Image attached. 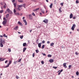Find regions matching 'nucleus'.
I'll return each mask as SVG.
<instances>
[{"label": "nucleus", "mask_w": 79, "mask_h": 79, "mask_svg": "<svg viewBox=\"0 0 79 79\" xmlns=\"http://www.w3.org/2000/svg\"><path fill=\"white\" fill-rule=\"evenodd\" d=\"M23 6L24 8H26L25 7V6H26V4H24L23 5H18V8H17V10L18 11H21V10H22V7H23Z\"/></svg>", "instance_id": "f257e3e1"}, {"label": "nucleus", "mask_w": 79, "mask_h": 79, "mask_svg": "<svg viewBox=\"0 0 79 79\" xmlns=\"http://www.w3.org/2000/svg\"><path fill=\"white\" fill-rule=\"evenodd\" d=\"M7 23V20H4L2 22V24L5 26H6V25H5V24H6Z\"/></svg>", "instance_id": "f03ea898"}, {"label": "nucleus", "mask_w": 79, "mask_h": 79, "mask_svg": "<svg viewBox=\"0 0 79 79\" xmlns=\"http://www.w3.org/2000/svg\"><path fill=\"white\" fill-rule=\"evenodd\" d=\"M11 64V61L10 60L9 61V63L8 64V65L6 66L5 68H8V67H9V66H10V64Z\"/></svg>", "instance_id": "7ed1b4c3"}, {"label": "nucleus", "mask_w": 79, "mask_h": 79, "mask_svg": "<svg viewBox=\"0 0 79 79\" xmlns=\"http://www.w3.org/2000/svg\"><path fill=\"white\" fill-rule=\"evenodd\" d=\"M7 11L8 13H9L10 14H11L12 13V12L9 9H7Z\"/></svg>", "instance_id": "20e7f679"}, {"label": "nucleus", "mask_w": 79, "mask_h": 79, "mask_svg": "<svg viewBox=\"0 0 79 79\" xmlns=\"http://www.w3.org/2000/svg\"><path fill=\"white\" fill-rule=\"evenodd\" d=\"M0 43H1L2 44H5V40H1V41H0Z\"/></svg>", "instance_id": "39448f33"}, {"label": "nucleus", "mask_w": 79, "mask_h": 79, "mask_svg": "<svg viewBox=\"0 0 79 79\" xmlns=\"http://www.w3.org/2000/svg\"><path fill=\"white\" fill-rule=\"evenodd\" d=\"M66 64H67V63H64L63 64V66L64 67V68H67V66H66Z\"/></svg>", "instance_id": "423d86ee"}, {"label": "nucleus", "mask_w": 79, "mask_h": 79, "mask_svg": "<svg viewBox=\"0 0 79 79\" xmlns=\"http://www.w3.org/2000/svg\"><path fill=\"white\" fill-rule=\"evenodd\" d=\"M48 20L47 19H45V20H44L43 21V22L44 23H46V24H47V23H48Z\"/></svg>", "instance_id": "0eeeda50"}, {"label": "nucleus", "mask_w": 79, "mask_h": 79, "mask_svg": "<svg viewBox=\"0 0 79 79\" xmlns=\"http://www.w3.org/2000/svg\"><path fill=\"white\" fill-rule=\"evenodd\" d=\"M73 17V14H71L70 15V19H71V18H72Z\"/></svg>", "instance_id": "6e6552de"}, {"label": "nucleus", "mask_w": 79, "mask_h": 79, "mask_svg": "<svg viewBox=\"0 0 79 79\" xmlns=\"http://www.w3.org/2000/svg\"><path fill=\"white\" fill-rule=\"evenodd\" d=\"M41 44H42V43L38 44V47H39V48H40L41 47Z\"/></svg>", "instance_id": "1a4fd4ad"}, {"label": "nucleus", "mask_w": 79, "mask_h": 79, "mask_svg": "<svg viewBox=\"0 0 79 79\" xmlns=\"http://www.w3.org/2000/svg\"><path fill=\"white\" fill-rule=\"evenodd\" d=\"M29 16L30 19H32V15L31 14L29 15Z\"/></svg>", "instance_id": "9d476101"}, {"label": "nucleus", "mask_w": 79, "mask_h": 79, "mask_svg": "<svg viewBox=\"0 0 79 79\" xmlns=\"http://www.w3.org/2000/svg\"><path fill=\"white\" fill-rule=\"evenodd\" d=\"M18 24H19V25H20V26H23V24H22V23H21L20 21H19L18 22Z\"/></svg>", "instance_id": "9b49d317"}, {"label": "nucleus", "mask_w": 79, "mask_h": 79, "mask_svg": "<svg viewBox=\"0 0 79 79\" xmlns=\"http://www.w3.org/2000/svg\"><path fill=\"white\" fill-rule=\"evenodd\" d=\"M14 29L15 30H18V27L16 26V27L15 28H14Z\"/></svg>", "instance_id": "f8f14e48"}, {"label": "nucleus", "mask_w": 79, "mask_h": 79, "mask_svg": "<svg viewBox=\"0 0 79 79\" xmlns=\"http://www.w3.org/2000/svg\"><path fill=\"white\" fill-rule=\"evenodd\" d=\"M18 2H20V3H23V0H18Z\"/></svg>", "instance_id": "ddd939ff"}, {"label": "nucleus", "mask_w": 79, "mask_h": 79, "mask_svg": "<svg viewBox=\"0 0 79 79\" xmlns=\"http://www.w3.org/2000/svg\"><path fill=\"white\" fill-rule=\"evenodd\" d=\"M26 45H27V44H26V43H24L23 44V47H26Z\"/></svg>", "instance_id": "4468645a"}, {"label": "nucleus", "mask_w": 79, "mask_h": 79, "mask_svg": "<svg viewBox=\"0 0 79 79\" xmlns=\"http://www.w3.org/2000/svg\"><path fill=\"white\" fill-rule=\"evenodd\" d=\"M61 7H60V8L59 9V12L60 13H61L62 12V11L61 10Z\"/></svg>", "instance_id": "2eb2a0df"}, {"label": "nucleus", "mask_w": 79, "mask_h": 79, "mask_svg": "<svg viewBox=\"0 0 79 79\" xmlns=\"http://www.w3.org/2000/svg\"><path fill=\"white\" fill-rule=\"evenodd\" d=\"M50 63H53V59H51L50 60Z\"/></svg>", "instance_id": "dca6fc26"}, {"label": "nucleus", "mask_w": 79, "mask_h": 79, "mask_svg": "<svg viewBox=\"0 0 79 79\" xmlns=\"http://www.w3.org/2000/svg\"><path fill=\"white\" fill-rule=\"evenodd\" d=\"M5 5H4L3 6L4 8L5 9L6 8V3H5Z\"/></svg>", "instance_id": "f3484780"}, {"label": "nucleus", "mask_w": 79, "mask_h": 79, "mask_svg": "<svg viewBox=\"0 0 79 79\" xmlns=\"http://www.w3.org/2000/svg\"><path fill=\"white\" fill-rule=\"evenodd\" d=\"M6 18H8L9 17V14H7L6 16Z\"/></svg>", "instance_id": "a211bd4d"}, {"label": "nucleus", "mask_w": 79, "mask_h": 79, "mask_svg": "<svg viewBox=\"0 0 79 79\" xmlns=\"http://www.w3.org/2000/svg\"><path fill=\"white\" fill-rule=\"evenodd\" d=\"M53 6V3H51L50 6V8H52V6Z\"/></svg>", "instance_id": "6ab92c4d"}, {"label": "nucleus", "mask_w": 79, "mask_h": 79, "mask_svg": "<svg viewBox=\"0 0 79 79\" xmlns=\"http://www.w3.org/2000/svg\"><path fill=\"white\" fill-rule=\"evenodd\" d=\"M26 48H24L23 50V52H25V50H26Z\"/></svg>", "instance_id": "aec40b11"}, {"label": "nucleus", "mask_w": 79, "mask_h": 79, "mask_svg": "<svg viewBox=\"0 0 79 79\" xmlns=\"http://www.w3.org/2000/svg\"><path fill=\"white\" fill-rule=\"evenodd\" d=\"M39 10V8H37L36 9L34 10V11H37V10Z\"/></svg>", "instance_id": "412c9836"}, {"label": "nucleus", "mask_w": 79, "mask_h": 79, "mask_svg": "<svg viewBox=\"0 0 79 79\" xmlns=\"http://www.w3.org/2000/svg\"><path fill=\"white\" fill-rule=\"evenodd\" d=\"M2 60V58H0V61H4V60H5V59H4Z\"/></svg>", "instance_id": "4be33fe9"}, {"label": "nucleus", "mask_w": 79, "mask_h": 79, "mask_svg": "<svg viewBox=\"0 0 79 79\" xmlns=\"http://www.w3.org/2000/svg\"><path fill=\"white\" fill-rule=\"evenodd\" d=\"M0 46L1 47H3V44L1 43H0Z\"/></svg>", "instance_id": "5701e85b"}, {"label": "nucleus", "mask_w": 79, "mask_h": 79, "mask_svg": "<svg viewBox=\"0 0 79 79\" xmlns=\"http://www.w3.org/2000/svg\"><path fill=\"white\" fill-rule=\"evenodd\" d=\"M13 4L15 7H16V3H14Z\"/></svg>", "instance_id": "b1692460"}, {"label": "nucleus", "mask_w": 79, "mask_h": 79, "mask_svg": "<svg viewBox=\"0 0 79 79\" xmlns=\"http://www.w3.org/2000/svg\"><path fill=\"white\" fill-rule=\"evenodd\" d=\"M76 74L77 76H79V72L78 71L76 72Z\"/></svg>", "instance_id": "393cba45"}, {"label": "nucleus", "mask_w": 79, "mask_h": 79, "mask_svg": "<svg viewBox=\"0 0 79 79\" xmlns=\"http://www.w3.org/2000/svg\"><path fill=\"white\" fill-rule=\"evenodd\" d=\"M72 27L74 28H75V27H76V25H75V24H73Z\"/></svg>", "instance_id": "a878e982"}, {"label": "nucleus", "mask_w": 79, "mask_h": 79, "mask_svg": "<svg viewBox=\"0 0 79 79\" xmlns=\"http://www.w3.org/2000/svg\"><path fill=\"white\" fill-rule=\"evenodd\" d=\"M53 45H54V43H52L50 44L51 46H53Z\"/></svg>", "instance_id": "bb28decb"}, {"label": "nucleus", "mask_w": 79, "mask_h": 79, "mask_svg": "<svg viewBox=\"0 0 79 79\" xmlns=\"http://www.w3.org/2000/svg\"><path fill=\"white\" fill-rule=\"evenodd\" d=\"M72 65H69V69H71V66H72Z\"/></svg>", "instance_id": "cd10ccee"}, {"label": "nucleus", "mask_w": 79, "mask_h": 79, "mask_svg": "<svg viewBox=\"0 0 79 79\" xmlns=\"http://www.w3.org/2000/svg\"><path fill=\"white\" fill-rule=\"evenodd\" d=\"M45 47V45H43L42 47V49H43V48H44V47Z\"/></svg>", "instance_id": "c85d7f7f"}, {"label": "nucleus", "mask_w": 79, "mask_h": 79, "mask_svg": "<svg viewBox=\"0 0 79 79\" xmlns=\"http://www.w3.org/2000/svg\"><path fill=\"white\" fill-rule=\"evenodd\" d=\"M3 36V37H7V36L5 34H4Z\"/></svg>", "instance_id": "c756f323"}, {"label": "nucleus", "mask_w": 79, "mask_h": 79, "mask_svg": "<svg viewBox=\"0 0 79 79\" xmlns=\"http://www.w3.org/2000/svg\"><path fill=\"white\" fill-rule=\"evenodd\" d=\"M71 29H72V30L74 31V27H72V28H71Z\"/></svg>", "instance_id": "7c9ffc66"}, {"label": "nucleus", "mask_w": 79, "mask_h": 79, "mask_svg": "<svg viewBox=\"0 0 79 79\" xmlns=\"http://www.w3.org/2000/svg\"><path fill=\"white\" fill-rule=\"evenodd\" d=\"M8 51L9 52H11V49H10V48H9L8 49Z\"/></svg>", "instance_id": "2f4dec72"}, {"label": "nucleus", "mask_w": 79, "mask_h": 79, "mask_svg": "<svg viewBox=\"0 0 79 79\" xmlns=\"http://www.w3.org/2000/svg\"><path fill=\"white\" fill-rule=\"evenodd\" d=\"M3 12V10H1L0 11V13H2Z\"/></svg>", "instance_id": "473e14b6"}, {"label": "nucleus", "mask_w": 79, "mask_h": 79, "mask_svg": "<svg viewBox=\"0 0 79 79\" xmlns=\"http://www.w3.org/2000/svg\"><path fill=\"white\" fill-rule=\"evenodd\" d=\"M41 64H44V61H41Z\"/></svg>", "instance_id": "72a5a7b5"}, {"label": "nucleus", "mask_w": 79, "mask_h": 79, "mask_svg": "<svg viewBox=\"0 0 79 79\" xmlns=\"http://www.w3.org/2000/svg\"><path fill=\"white\" fill-rule=\"evenodd\" d=\"M3 19L4 20V21H7V20L6 19V18H5V17H4Z\"/></svg>", "instance_id": "f704fd0d"}, {"label": "nucleus", "mask_w": 79, "mask_h": 79, "mask_svg": "<svg viewBox=\"0 0 79 79\" xmlns=\"http://www.w3.org/2000/svg\"><path fill=\"white\" fill-rule=\"evenodd\" d=\"M12 2L13 3H15V0H12Z\"/></svg>", "instance_id": "c9c22d12"}, {"label": "nucleus", "mask_w": 79, "mask_h": 79, "mask_svg": "<svg viewBox=\"0 0 79 79\" xmlns=\"http://www.w3.org/2000/svg\"><path fill=\"white\" fill-rule=\"evenodd\" d=\"M36 52L37 53H39V51L38 50H36Z\"/></svg>", "instance_id": "e433bc0d"}, {"label": "nucleus", "mask_w": 79, "mask_h": 79, "mask_svg": "<svg viewBox=\"0 0 79 79\" xmlns=\"http://www.w3.org/2000/svg\"><path fill=\"white\" fill-rule=\"evenodd\" d=\"M20 38L21 39H23V35L20 36Z\"/></svg>", "instance_id": "4c0bfd02"}, {"label": "nucleus", "mask_w": 79, "mask_h": 79, "mask_svg": "<svg viewBox=\"0 0 79 79\" xmlns=\"http://www.w3.org/2000/svg\"><path fill=\"white\" fill-rule=\"evenodd\" d=\"M32 56H33V57H34V56H35V53H33Z\"/></svg>", "instance_id": "58836bf2"}, {"label": "nucleus", "mask_w": 79, "mask_h": 79, "mask_svg": "<svg viewBox=\"0 0 79 79\" xmlns=\"http://www.w3.org/2000/svg\"><path fill=\"white\" fill-rule=\"evenodd\" d=\"M32 15H33V16H35V14H34V12H33Z\"/></svg>", "instance_id": "ea45409f"}, {"label": "nucleus", "mask_w": 79, "mask_h": 79, "mask_svg": "<svg viewBox=\"0 0 79 79\" xmlns=\"http://www.w3.org/2000/svg\"><path fill=\"white\" fill-rule=\"evenodd\" d=\"M16 78L17 79H19V77H18V76H17V75H16Z\"/></svg>", "instance_id": "a19ab883"}, {"label": "nucleus", "mask_w": 79, "mask_h": 79, "mask_svg": "<svg viewBox=\"0 0 79 79\" xmlns=\"http://www.w3.org/2000/svg\"><path fill=\"white\" fill-rule=\"evenodd\" d=\"M53 68H54V69H56L57 67H53Z\"/></svg>", "instance_id": "79ce46f5"}, {"label": "nucleus", "mask_w": 79, "mask_h": 79, "mask_svg": "<svg viewBox=\"0 0 79 79\" xmlns=\"http://www.w3.org/2000/svg\"><path fill=\"white\" fill-rule=\"evenodd\" d=\"M21 59H20L19 60L18 62H21Z\"/></svg>", "instance_id": "37998d69"}, {"label": "nucleus", "mask_w": 79, "mask_h": 79, "mask_svg": "<svg viewBox=\"0 0 79 79\" xmlns=\"http://www.w3.org/2000/svg\"><path fill=\"white\" fill-rule=\"evenodd\" d=\"M75 54L77 55H79V53H78V52H76L75 53Z\"/></svg>", "instance_id": "c03bdc74"}, {"label": "nucleus", "mask_w": 79, "mask_h": 79, "mask_svg": "<svg viewBox=\"0 0 79 79\" xmlns=\"http://www.w3.org/2000/svg\"><path fill=\"white\" fill-rule=\"evenodd\" d=\"M17 62H18V61H15L14 62V64H16V63H17Z\"/></svg>", "instance_id": "a18cd8bd"}, {"label": "nucleus", "mask_w": 79, "mask_h": 79, "mask_svg": "<svg viewBox=\"0 0 79 79\" xmlns=\"http://www.w3.org/2000/svg\"><path fill=\"white\" fill-rule=\"evenodd\" d=\"M76 3L77 4L79 3V1L78 0H76Z\"/></svg>", "instance_id": "49530a36"}, {"label": "nucleus", "mask_w": 79, "mask_h": 79, "mask_svg": "<svg viewBox=\"0 0 79 79\" xmlns=\"http://www.w3.org/2000/svg\"><path fill=\"white\" fill-rule=\"evenodd\" d=\"M14 13H15L16 12V10L15 9H14Z\"/></svg>", "instance_id": "de8ad7c7"}, {"label": "nucleus", "mask_w": 79, "mask_h": 79, "mask_svg": "<svg viewBox=\"0 0 79 79\" xmlns=\"http://www.w3.org/2000/svg\"><path fill=\"white\" fill-rule=\"evenodd\" d=\"M45 41L44 40H43L42 41V43L43 44H45Z\"/></svg>", "instance_id": "09e8293b"}, {"label": "nucleus", "mask_w": 79, "mask_h": 79, "mask_svg": "<svg viewBox=\"0 0 79 79\" xmlns=\"http://www.w3.org/2000/svg\"><path fill=\"white\" fill-rule=\"evenodd\" d=\"M42 54L44 56H46V54L45 53H43Z\"/></svg>", "instance_id": "8fccbe9b"}, {"label": "nucleus", "mask_w": 79, "mask_h": 79, "mask_svg": "<svg viewBox=\"0 0 79 79\" xmlns=\"http://www.w3.org/2000/svg\"><path fill=\"white\" fill-rule=\"evenodd\" d=\"M25 25H27V22H25Z\"/></svg>", "instance_id": "3c124183"}, {"label": "nucleus", "mask_w": 79, "mask_h": 79, "mask_svg": "<svg viewBox=\"0 0 79 79\" xmlns=\"http://www.w3.org/2000/svg\"><path fill=\"white\" fill-rule=\"evenodd\" d=\"M25 25H27V22H25Z\"/></svg>", "instance_id": "603ef678"}, {"label": "nucleus", "mask_w": 79, "mask_h": 79, "mask_svg": "<svg viewBox=\"0 0 79 79\" xmlns=\"http://www.w3.org/2000/svg\"><path fill=\"white\" fill-rule=\"evenodd\" d=\"M7 62H8V60H6L5 61V63H7Z\"/></svg>", "instance_id": "864d4df0"}, {"label": "nucleus", "mask_w": 79, "mask_h": 79, "mask_svg": "<svg viewBox=\"0 0 79 79\" xmlns=\"http://www.w3.org/2000/svg\"><path fill=\"white\" fill-rule=\"evenodd\" d=\"M60 5H62L63 6V3H61Z\"/></svg>", "instance_id": "5fc2aeb1"}, {"label": "nucleus", "mask_w": 79, "mask_h": 79, "mask_svg": "<svg viewBox=\"0 0 79 79\" xmlns=\"http://www.w3.org/2000/svg\"><path fill=\"white\" fill-rule=\"evenodd\" d=\"M23 22H24V23H25V22H26V20L24 19L23 20Z\"/></svg>", "instance_id": "6e6d98bb"}, {"label": "nucleus", "mask_w": 79, "mask_h": 79, "mask_svg": "<svg viewBox=\"0 0 79 79\" xmlns=\"http://www.w3.org/2000/svg\"><path fill=\"white\" fill-rule=\"evenodd\" d=\"M44 8H45V9H46V6L45 5H44Z\"/></svg>", "instance_id": "4d7b16f0"}, {"label": "nucleus", "mask_w": 79, "mask_h": 79, "mask_svg": "<svg viewBox=\"0 0 79 79\" xmlns=\"http://www.w3.org/2000/svg\"><path fill=\"white\" fill-rule=\"evenodd\" d=\"M44 10H42V12L43 13H44Z\"/></svg>", "instance_id": "13d9d810"}, {"label": "nucleus", "mask_w": 79, "mask_h": 79, "mask_svg": "<svg viewBox=\"0 0 79 79\" xmlns=\"http://www.w3.org/2000/svg\"><path fill=\"white\" fill-rule=\"evenodd\" d=\"M63 71V69H61L60 71V73H61V72H62V71Z\"/></svg>", "instance_id": "bf43d9fd"}, {"label": "nucleus", "mask_w": 79, "mask_h": 79, "mask_svg": "<svg viewBox=\"0 0 79 79\" xmlns=\"http://www.w3.org/2000/svg\"><path fill=\"white\" fill-rule=\"evenodd\" d=\"M61 74V72H60L58 74V75H60V74Z\"/></svg>", "instance_id": "052dcab7"}, {"label": "nucleus", "mask_w": 79, "mask_h": 79, "mask_svg": "<svg viewBox=\"0 0 79 79\" xmlns=\"http://www.w3.org/2000/svg\"><path fill=\"white\" fill-rule=\"evenodd\" d=\"M47 44H49L50 43V41H48L47 42Z\"/></svg>", "instance_id": "680f3d73"}, {"label": "nucleus", "mask_w": 79, "mask_h": 79, "mask_svg": "<svg viewBox=\"0 0 79 79\" xmlns=\"http://www.w3.org/2000/svg\"><path fill=\"white\" fill-rule=\"evenodd\" d=\"M32 32V29H31L30 30V32Z\"/></svg>", "instance_id": "e2e57ef3"}, {"label": "nucleus", "mask_w": 79, "mask_h": 79, "mask_svg": "<svg viewBox=\"0 0 79 79\" xmlns=\"http://www.w3.org/2000/svg\"><path fill=\"white\" fill-rule=\"evenodd\" d=\"M0 37H3V36H2V35H0Z\"/></svg>", "instance_id": "0e129e2a"}, {"label": "nucleus", "mask_w": 79, "mask_h": 79, "mask_svg": "<svg viewBox=\"0 0 79 79\" xmlns=\"http://www.w3.org/2000/svg\"><path fill=\"white\" fill-rule=\"evenodd\" d=\"M73 19H76V17H74L73 18Z\"/></svg>", "instance_id": "69168bd1"}, {"label": "nucleus", "mask_w": 79, "mask_h": 79, "mask_svg": "<svg viewBox=\"0 0 79 79\" xmlns=\"http://www.w3.org/2000/svg\"><path fill=\"white\" fill-rule=\"evenodd\" d=\"M25 19V17H23V19Z\"/></svg>", "instance_id": "338daca9"}, {"label": "nucleus", "mask_w": 79, "mask_h": 79, "mask_svg": "<svg viewBox=\"0 0 79 79\" xmlns=\"http://www.w3.org/2000/svg\"><path fill=\"white\" fill-rule=\"evenodd\" d=\"M48 57H50V54H49L48 55Z\"/></svg>", "instance_id": "774afa93"}]
</instances>
